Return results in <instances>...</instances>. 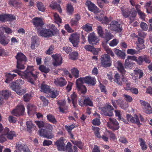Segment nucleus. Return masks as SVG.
<instances>
[{
    "mask_svg": "<svg viewBox=\"0 0 152 152\" xmlns=\"http://www.w3.org/2000/svg\"><path fill=\"white\" fill-rule=\"evenodd\" d=\"M5 76L6 79L5 80V82L7 83L12 80L15 77L17 76V75L14 74H11L10 73H7L5 74Z\"/></svg>",
    "mask_w": 152,
    "mask_h": 152,
    "instance_id": "32",
    "label": "nucleus"
},
{
    "mask_svg": "<svg viewBox=\"0 0 152 152\" xmlns=\"http://www.w3.org/2000/svg\"><path fill=\"white\" fill-rule=\"evenodd\" d=\"M54 83L56 86L62 87L66 84L67 82L64 78L60 77L55 79Z\"/></svg>",
    "mask_w": 152,
    "mask_h": 152,
    "instance_id": "20",
    "label": "nucleus"
},
{
    "mask_svg": "<svg viewBox=\"0 0 152 152\" xmlns=\"http://www.w3.org/2000/svg\"><path fill=\"white\" fill-rule=\"evenodd\" d=\"M56 90L53 91L50 89V91L49 92H48V94H49L51 97L53 98H55L58 95L56 93Z\"/></svg>",
    "mask_w": 152,
    "mask_h": 152,
    "instance_id": "59",
    "label": "nucleus"
},
{
    "mask_svg": "<svg viewBox=\"0 0 152 152\" xmlns=\"http://www.w3.org/2000/svg\"><path fill=\"white\" fill-rule=\"evenodd\" d=\"M52 57L55 60L53 64L54 66H59L62 64V59L61 56H58L56 54L53 55Z\"/></svg>",
    "mask_w": 152,
    "mask_h": 152,
    "instance_id": "24",
    "label": "nucleus"
},
{
    "mask_svg": "<svg viewBox=\"0 0 152 152\" xmlns=\"http://www.w3.org/2000/svg\"><path fill=\"white\" fill-rule=\"evenodd\" d=\"M54 17L55 22L59 24L61 23V19L58 14L55 13L54 15Z\"/></svg>",
    "mask_w": 152,
    "mask_h": 152,
    "instance_id": "58",
    "label": "nucleus"
},
{
    "mask_svg": "<svg viewBox=\"0 0 152 152\" xmlns=\"http://www.w3.org/2000/svg\"><path fill=\"white\" fill-rule=\"evenodd\" d=\"M83 82L91 86H94L96 82V79L94 77L86 76L82 78Z\"/></svg>",
    "mask_w": 152,
    "mask_h": 152,
    "instance_id": "16",
    "label": "nucleus"
},
{
    "mask_svg": "<svg viewBox=\"0 0 152 152\" xmlns=\"http://www.w3.org/2000/svg\"><path fill=\"white\" fill-rule=\"evenodd\" d=\"M110 28L111 30L118 33L121 32L122 30L121 25L118 21L115 20H113L111 22Z\"/></svg>",
    "mask_w": 152,
    "mask_h": 152,
    "instance_id": "7",
    "label": "nucleus"
},
{
    "mask_svg": "<svg viewBox=\"0 0 152 152\" xmlns=\"http://www.w3.org/2000/svg\"><path fill=\"white\" fill-rule=\"evenodd\" d=\"M8 4L10 6L18 8L21 6V3L20 2L17 0H10Z\"/></svg>",
    "mask_w": 152,
    "mask_h": 152,
    "instance_id": "31",
    "label": "nucleus"
},
{
    "mask_svg": "<svg viewBox=\"0 0 152 152\" xmlns=\"http://www.w3.org/2000/svg\"><path fill=\"white\" fill-rule=\"evenodd\" d=\"M133 63V61H131L130 60L127 58L126 59L124 64V66L126 68H132V67Z\"/></svg>",
    "mask_w": 152,
    "mask_h": 152,
    "instance_id": "44",
    "label": "nucleus"
},
{
    "mask_svg": "<svg viewBox=\"0 0 152 152\" xmlns=\"http://www.w3.org/2000/svg\"><path fill=\"white\" fill-rule=\"evenodd\" d=\"M140 103L142 106L143 110L145 109V108H146L147 107H148L150 105V104H149L148 102L144 101L142 100H140Z\"/></svg>",
    "mask_w": 152,
    "mask_h": 152,
    "instance_id": "51",
    "label": "nucleus"
},
{
    "mask_svg": "<svg viewBox=\"0 0 152 152\" xmlns=\"http://www.w3.org/2000/svg\"><path fill=\"white\" fill-rule=\"evenodd\" d=\"M55 145L56 146L58 150L60 151H62L65 146V144L61 138L56 141L55 143Z\"/></svg>",
    "mask_w": 152,
    "mask_h": 152,
    "instance_id": "21",
    "label": "nucleus"
},
{
    "mask_svg": "<svg viewBox=\"0 0 152 152\" xmlns=\"http://www.w3.org/2000/svg\"><path fill=\"white\" fill-rule=\"evenodd\" d=\"M32 23L36 28L39 27H42L44 25L42 19L38 17L33 18L32 20Z\"/></svg>",
    "mask_w": 152,
    "mask_h": 152,
    "instance_id": "18",
    "label": "nucleus"
},
{
    "mask_svg": "<svg viewBox=\"0 0 152 152\" xmlns=\"http://www.w3.org/2000/svg\"><path fill=\"white\" fill-rule=\"evenodd\" d=\"M117 64V68L118 71L121 74L122 76L121 77L119 74L118 73H116L114 76V80L118 85L122 86L123 85V82H124V78H126L124 75L126 71L124 69L123 65L120 61H118Z\"/></svg>",
    "mask_w": 152,
    "mask_h": 152,
    "instance_id": "2",
    "label": "nucleus"
},
{
    "mask_svg": "<svg viewBox=\"0 0 152 152\" xmlns=\"http://www.w3.org/2000/svg\"><path fill=\"white\" fill-rule=\"evenodd\" d=\"M38 32L40 36L45 38H49L54 36L53 32L49 28H43L39 29Z\"/></svg>",
    "mask_w": 152,
    "mask_h": 152,
    "instance_id": "9",
    "label": "nucleus"
},
{
    "mask_svg": "<svg viewBox=\"0 0 152 152\" xmlns=\"http://www.w3.org/2000/svg\"><path fill=\"white\" fill-rule=\"evenodd\" d=\"M88 39L89 43L93 45H97L99 41V38L96 36L94 32L89 34L88 37Z\"/></svg>",
    "mask_w": 152,
    "mask_h": 152,
    "instance_id": "8",
    "label": "nucleus"
},
{
    "mask_svg": "<svg viewBox=\"0 0 152 152\" xmlns=\"http://www.w3.org/2000/svg\"><path fill=\"white\" fill-rule=\"evenodd\" d=\"M39 69L41 72L45 73H48L50 71L49 68L43 65H40L39 67Z\"/></svg>",
    "mask_w": 152,
    "mask_h": 152,
    "instance_id": "46",
    "label": "nucleus"
},
{
    "mask_svg": "<svg viewBox=\"0 0 152 152\" xmlns=\"http://www.w3.org/2000/svg\"><path fill=\"white\" fill-rule=\"evenodd\" d=\"M39 42V39L37 36H33L31 38V48L32 50L35 49V47H37Z\"/></svg>",
    "mask_w": 152,
    "mask_h": 152,
    "instance_id": "19",
    "label": "nucleus"
},
{
    "mask_svg": "<svg viewBox=\"0 0 152 152\" xmlns=\"http://www.w3.org/2000/svg\"><path fill=\"white\" fill-rule=\"evenodd\" d=\"M24 83V81L23 80L21 79H18L11 84V87L13 90L20 89L21 88V85Z\"/></svg>",
    "mask_w": 152,
    "mask_h": 152,
    "instance_id": "14",
    "label": "nucleus"
},
{
    "mask_svg": "<svg viewBox=\"0 0 152 152\" xmlns=\"http://www.w3.org/2000/svg\"><path fill=\"white\" fill-rule=\"evenodd\" d=\"M137 39L138 41L137 43V47L139 50H141L145 48V47L144 38H141L139 37Z\"/></svg>",
    "mask_w": 152,
    "mask_h": 152,
    "instance_id": "26",
    "label": "nucleus"
},
{
    "mask_svg": "<svg viewBox=\"0 0 152 152\" xmlns=\"http://www.w3.org/2000/svg\"><path fill=\"white\" fill-rule=\"evenodd\" d=\"M115 101L117 104L121 108L125 109L126 108V105L124 104V101L123 99L121 98L116 100Z\"/></svg>",
    "mask_w": 152,
    "mask_h": 152,
    "instance_id": "40",
    "label": "nucleus"
},
{
    "mask_svg": "<svg viewBox=\"0 0 152 152\" xmlns=\"http://www.w3.org/2000/svg\"><path fill=\"white\" fill-rule=\"evenodd\" d=\"M62 151H67L68 152H73L72 145L71 143L68 142L66 146H64V149Z\"/></svg>",
    "mask_w": 152,
    "mask_h": 152,
    "instance_id": "38",
    "label": "nucleus"
},
{
    "mask_svg": "<svg viewBox=\"0 0 152 152\" xmlns=\"http://www.w3.org/2000/svg\"><path fill=\"white\" fill-rule=\"evenodd\" d=\"M84 82L82 78L80 77L76 80V88L78 91L81 93L85 94L86 92V88L83 85Z\"/></svg>",
    "mask_w": 152,
    "mask_h": 152,
    "instance_id": "6",
    "label": "nucleus"
},
{
    "mask_svg": "<svg viewBox=\"0 0 152 152\" xmlns=\"http://www.w3.org/2000/svg\"><path fill=\"white\" fill-rule=\"evenodd\" d=\"M86 5L88 7V9L90 11L96 14L99 12V10L97 7L91 1L87 0L85 3Z\"/></svg>",
    "mask_w": 152,
    "mask_h": 152,
    "instance_id": "11",
    "label": "nucleus"
},
{
    "mask_svg": "<svg viewBox=\"0 0 152 152\" xmlns=\"http://www.w3.org/2000/svg\"><path fill=\"white\" fill-rule=\"evenodd\" d=\"M70 58L73 60L77 59L78 56V53L75 51L73 52L69 55Z\"/></svg>",
    "mask_w": 152,
    "mask_h": 152,
    "instance_id": "47",
    "label": "nucleus"
},
{
    "mask_svg": "<svg viewBox=\"0 0 152 152\" xmlns=\"http://www.w3.org/2000/svg\"><path fill=\"white\" fill-rule=\"evenodd\" d=\"M114 51L118 57L123 59H124L125 58V53L123 51L115 48Z\"/></svg>",
    "mask_w": 152,
    "mask_h": 152,
    "instance_id": "29",
    "label": "nucleus"
},
{
    "mask_svg": "<svg viewBox=\"0 0 152 152\" xmlns=\"http://www.w3.org/2000/svg\"><path fill=\"white\" fill-rule=\"evenodd\" d=\"M46 130L41 129L39 130V132L40 136H45L48 139H51L54 137V135L51 133L46 132Z\"/></svg>",
    "mask_w": 152,
    "mask_h": 152,
    "instance_id": "23",
    "label": "nucleus"
},
{
    "mask_svg": "<svg viewBox=\"0 0 152 152\" xmlns=\"http://www.w3.org/2000/svg\"><path fill=\"white\" fill-rule=\"evenodd\" d=\"M114 109L110 104H107L101 110V114L103 115L111 117L113 115V111Z\"/></svg>",
    "mask_w": 152,
    "mask_h": 152,
    "instance_id": "5",
    "label": "nucleus"
},
{
    "mask_svg": "<svg viewBox=\"0 0 152 152\" xmlns=\"http://www.w3.org/2000/svg\"><path fill=\"white\" fill-rule=\"evenodd\" d=\"M50 88L49 86L42 83L41 85V90L42 92L48 94L50 91Z\"/></svg>",
    "mask_w": 152,
    "mask_h": 152,
    "instance_id": "33",
    "label": "nucleus"
},
{
    "mask_svg": "<svg viewBox=\"0 0 152 152\" xmlns=\"http://www.w3.org/2000/svg\"><path fill=\"white\" fill-rule=\"evenodd\" d=\"M123 97L124 99L128 102H130L132 101L133 99L132 97L129 95L126 94H124L123 95Z\"/></svg>",
    "mask_w": 152,
    "mask_h": 152,
    "instance_id": "50",
    "label": "nucleus"
},
{
    "mask_svg": "<svg viewBox=\"0 0 152 152\" xmlns=\"http://www.w3.org/2000/svg\"><path fill=\"white\" fill-rule=\"evenodd\" d=\"M140 27L144 31H146L148 29V25L144 22H142L141 23Z\"/></svg>",
    "mask_w": 152,
    "mask_h": 152,
    "instance_id": "57",
    "label": "nucleus"
},
{
    "mask_svg": "<svg viewBox=\"0 0 152 152\" xmlns=\"http://www.w3.org/2000/svg\"><path fill=\"white\" fill-rule=\"evenodd\" d=\"M34 122L37 126L39 128H42L44 127L49 128L51 125L48 123H46L42 121H35Z\"/></svg>",
    "mask_w": 152,
    "mask_h": 152,
    "instance_id": "27",
    "label": "nucleus"
},
{
    "mask_svg": "<svg viewBox=\"0 0 152 152\" xmlns=\"http://www.w3.org/2000/svg\"><path fill=\"white\" fill-rule=\"evenodd\" d=\"M69 39L74 47H78L79 36L77 34L74 33L72 34L69 37Z\"/></svg>",
    "mask_w": 152,
    "mask_h": 152,
    "instance_id": "12",
    "label": "nucleus"
},
{
    "mask_svg": "<svg viewBox=\"0 0 152 152\" xmlns=\"http://www.w3.org/2000/svg\"><path fill=\"white\" fill-rule=\"evenodd\" d=\"M7 21H12L16 20V18L12 14H7Z\"/></svg>",
    "mask_w": 152,
    "mask_h": 152,
    "instance_id": "54",
    "label": "nucleus"
},
{
    "mask_svg": "<svg viewBox=\"0 0 152 152\" xmlns=\"http://www.w3.org/2000/svg\"><path fill=\"white\" fill-rule=\"evenodd\" d=\"M49 28L52 30V31L53 32V35L54 36L55 34L58 33V30L57 28L53 24H49Z\"/></svg>",
    "mask_w": 152,
    "mask_h": 152,
    "instance_id": "45",
    "label": "nucleus"
},
{
    "mask_svg": "<svg viewBox=\"0 0 152 152\" xmlns=\"http://www.w3.org/2000/svg\"><path fill=\"white\" fill-rule=\"evenodd\" d=\"M25 110L23 105H18L12 110L11 113L16 116H20L23 115Z\"/></svg>",
    "mask_w": 152,
    "mask_h": 152,
    "instance_id": "10",
    "label": "nucleus"
},
{
    "mask_svg": "<svg viewBox=\"0 0 152 152\" xmlns=\"http://www.w3.org/2000/svg\"><path fill=\"white\" fill-rule=\"evenodd\" d=\"M7 14L0 15V23H4L7 21Z\"/></svg>",
    "mask_w": 152,
    "mask_h": 152,
    "instance_id": "53",
    "label": "nucleus"
},
{
    "mask_svg": "<svg viewBox=\"0 0 152 152\" xmlns=\"http://www.w3.org/2000/svg\"><path fill=\"white\" fill-rule=\"evenodd\" d=\"M32 96L30 94H26L23 96V100L26 102L29 101Z\"/></svg>",
    "mask_w": 152,
    "mask_h": 152,
    "instance_id": "55",
    "label": "nucleus"
},
{
    "mask_svg": "<svg viewBox=\"0 0 152 152\" xmlns=\"http://www.w3.org/2000/svg\"><path fill=\"white\" fill-rule=\"evenodd\" d=\"M71 98L72 104L74 107H76L77 105V96L75 92H73L71 95Z\"/></svg>",
    "mask_w": 152,
    "mask_h": 152,
    "instance_id": "34",
    "label": "nucleus"
},
{
    "mask_svg": "<svg viewBox=\"0 0 152 152\" xmlns=\"http://www.w3.org/2000/svg\"><path fill=\"white\" fill-rule=\"evenodd\" d=\"M110 123L113 125V129L115 130H118L119 128V123L116 119L114 118H109Z\"/></svg>",
    "mask_w": 152,
    "mask_h": 152,
    "instance_id": "28",
    "label": "nucleus"
},
{
    "mask_svg": "<svg viewBox=\"0 0 152 152\" xmlns=\"http://www.w3.org/2000/svg\"><path fill=\"white\" fill-rule=\"evenodd\" d=\"M85 105L86 106H93V103L89 97L86 98L85 99Z\"/></svg>",
    "mask_w": 152,
    "mask_h": 152,
    "instance_id": "48",
    "label": "nucleus"
},
{
    "mask_svg": "<svg viewBox=\"0 0 152 152\" xmlns=\"http://www.w3.org/2000/svg\"><path fill=\"white\" fill-rule=\"evenodd\" d=\"M11 95L10 92L7 90L0 91V105L3 104V99H7Z\"/></svg>",
    "mask_w": 152,
    "mask_h": 152,
    "instance_id": "13",
    "label": "nucleus"
},
{
    "mask_svg": "<svg viewBox=\"0 0 152 152\" xmlns=\"http://www.w3.org/2000/svg\"><path fill=\"white\" fill-rule=\"evenodd\" d=\"M27 131L29 133L31 132L32 129H34L35 127L34 124L32 123L31 121H28L26 123Z\"/></svg>",
    "mask_w": 152,
    "mask_h": 152,
    "instance_id": "35",
    "label": "nucleus"
},
{
    "mask_svg": "<svg viewBox=\"0 0 152 152\" xmlns=\"http://www.w3.org/2000/svg\"><path fill=\"white\" fill-rule=\"evenodd\" d=\"M122 14L125 18H127L130 17L132 12H134L135 14H137V11L134 7L131 8L125 7L124 6H122L121 8Z\"/></svg>",
    "mask_w": 152,
    "mask_h": 152,
    "instance_id": "4",
    "label": "nucleus"
},
{
    "mask_svg": "<svg viewBox=\"0 0 152 152\" xmlns=\"http://www.w3.org/2000/svg\"><path fill=\"white\" fill-rule=\"evenodd\" d=\"M6 137L10 140H12L14 137L16 136L15 132L14 131H10L9 129L8 128H6L4 130Z\"/></svg>",
    "mask_w": 152,
    "mask_h": 152,
    "instance_id": "22",
    "label": "nucleus"
},
{
    "mask_svg": "<svg viewBox=\"0 0 152 152\" xmlns=\"http://www.w3.org/2000/svg\"><path fill=\"white\" fill-rule=\"evenodd\" d=\"M119 40L116 39H114L110 42L109 45L111 47H114L116 46L119 43Z\"/></svg>",
    "mask_w": 152,
    "mask_h": 152,
    "instance_id": "56",
    "label": "nucleus"
},
{
    "mask_svg": "<svg viewBox=\"0 0 152 152\" xmlns=\"http://www.w3.org/2000/svg\"><path fill=\"white\" fill-rule=\"evenodd\" d=\"M115 116L118 117L117 119L119 121H121V117L122 116L121 114V111L118 110H115Z\"/></svg>",
    "mask_w": 152,
    "mask_h": 152,
    "instance_id": "62",
    "label": "nucleus"
},
{
    "mask_svg": "<svg viewBox=\"0 0 152 152\" xmlns=\"http://www.w3.org/2000/svg\"><path fill=\"white\" fill-rule=\"evenodd\" d=\"M126 117L129 122L135 124L137 125L141 124L138 117L136 114L133 116L131 115L127 114L126 115Z\"/></svg>",
    "mask_w": 152,
    "mask_h": 152,
    "instance_id": "15",
    "label": "nucleus"
},
{
    "mask_svg": "<svg viewBox=\"0 0 152 152\" xmlns=\"http://www.w3.org/2000/svg\"><path fill=\"white\" fill-rule=\"evenodd\" d=\"M103 24H107L110 21V19L106 16H105L102 18L101 20Z\"/></svg>",
    "mask_w": 152,
    "mask_h": 152,
    "instance_id": "63",
    "label": "nucleus"
},
{
    "mask_svg": "<svg viewBox=\"0 0 152 152\" xmlns=\"http://www.w3.org/2000/svg\"><path fill=\"white\" fill-rule=\"evenodd\" d=\"M24 145L22 144L20 142L17 143L16 144V149L19 151H20L23 150Z\"/></svg>",
    "mask_w": 152,
    "mask_h": 152,
    "instance_id": "52",
    "label": "nucleus"
},
{
    "mask_svg": "<svg viewBox=\"0 0 152 152\" xmlns=\"http://www.w3.org/2000/svg\"><path fill=\"white\" fill-rule=\"evenodd\" d=\"M97 30L99 36L101 37H103L104 31L102 27L101 26H99L97 27Z\"/></svg>",
    "mask_w": 152,
    "mask_h": 152,
    "instance_id": "49",
    "label": "nucleus"
},
{
    "mask_svg": "<svg viewBox=\"0 0 152 152\" xmlns=\"http://www.w3.org/2000/svg\"><path fill=\"white\" fill-rule=\"evenodd\" d=\"M100 129L98 127H96L94 129V134L98 138H101V136L99 131Z\"/></svg>",
    "mask_w": 152,
    "mask_h": 152,
    "instance_id": "60",
    "label": "nucleus"
},
{
    "mask_svg": "<svg viewBox=\"0 0 152 152\" xmlns=\"http://www.w3.org/2000/svg\"><path fill=\"white\" fill-rule=\"evenodd\" d=\"M123 83L126 84V90H129L131 89L130 87L131 84L130 83L128 82V80L126 78H124Z\"/></svg>",
    "mask_w": 152,
    "mask_h": 152,
    "instance_id": "61",
    "label": "nucleus"
},
{
    "mask_svg": "<svg viewBox=\"0 0 152 152\" xmlns=\"http://www.w3.org/2000/svg\"><path fill=\"white\" fill-rule=\"evenodd\" d=\"M16 58L17 60L16 68L18 69L14 70L13 72L21 76L23 78L27 79L32 84H34V80L37 79L39 72L34 69L33 66H28L23 72L20 71L19 69H25L24 64L27 59L26 56L21 53H18Z\"/></svg>",
    "mask_w": 152,
    "mask_h": 152,
    "instance_id": "1",
    "label": "nucleus"
},
{
    "mask_svg": "<svg viewBox=\"0 0 152 152\" xmlns=\"http://www.w3.org/2000/svg\"><path fill=\"white\" fill-rule=\"evenodd\" d=\"M143 61L146 64H150L151 61L149 56L146 55L139 56L138 59V64L141 65L142 64Z\"/></svg>",
    "mask_w": 152,
    "mask_h": 152,
    "instance_id": "17",
    "label": "nucleus"
},
{
    "mask_svg": "<svg viewBox=\"0 0 152 152\" xmlns=\"http://www.w3.org/2000/svg\"><path fill=\"white\" fill-rule=\"evenodd\" d=\"M37 7L39 11L42 12L45 11L46 8L43 4L41 2H38L37 3Z\"/></svg>",
    "mask_w": 152,
    "mask_h": 152,
    "instance_id": "41",
    "label": "nucleus"
},
{
    "mask_svg": "<svg viewBox=\"0 0 152 152\" xmlns=\"http://www.w3.org/2000/svg\"><path fill=\"white\" fill-rule=\"evenodd\" d=\"M8 36H2L0 38V43L3 46L7 45L9 43L10 39Z\"/></svg>",
    "mask_w": 152,
    "mask_h": 152,
    "instance_id": "30",
    "label": "nucleus"
},
{
    "mask_svg": "<svg viewBox=\"0 0 152 152\" xmlns=\"http://www.w3.org/2000/svg\"><path fill=\"white\" fill-rule=\"evenodd\" d=\"M139 142L140 143V145L142 150H146L148 148V146L146 144L145 140L142 138L139 139Z\"/></svg>",
    "mask_w": 152,
    "mask_h": 152,
    "instance_id": "39",
    "label": "nucleus"
},
{
    "mask_svg": "<svg viewBox=\"0 0 152 152\" xmlns=\"http://www.w3.org/2000/svg\"><path fill=\"white\" fill-rule=\"evenodd\" d=\"M71 72L72 75V77L73 76L75 78L79 77V71L77 68H73L72 69Z\"/></svg>",
    "mask_w": 152,
    "mask_h": 152,
    "instance_id": "43",
    "label": "nucleus"
},
{
    "mask_svg": "<svg viewBox=\"0 0 152 152\" xmlns=\"http://www.w3.org/2000/svg\"><path fill=\"white\" fill-rule=\"evenodd\" d=\"M47 118L48 121L53 124H55L57 122L55 117L52 114H48L47 115Z\"/></svg>",
    "mask_w": 152,
    "mask_h": 152,
    "instance_id": "36",
    "label": "nucleus"
},
{
    "mask_svg": "<svg viewBox=\"0 0 152 152\" xmlns=\"http://www.w3.org/2000/svg\"><path fill=\"white\" fill-rule=\"evenodd\" d=\"M83 29L86 32H90L92 31L91 24L89 23L86 24L82 26Z\"/></svg>",
    "mask_w": 152,
    "mask_h": 152,
    "instance_id": "42",
    "label": "nucleus"
},
{
    "mask_svg": "<svg viewBox=\"0 0 152 152\" xmlns=\"http://www.w3.org/2000/svg\"><path fill=\"white\" fill-rule=\"evenodd\" d=\"M60 5L55 2L50 5V7L52 9L54 10L56 9H58L60 7Z\"/></svg>",
    "mask_w": 152,
    "mask_h": 152,
    "instance_id": "64",
    "label": "nucleus"
},
{
    "mask_svg": "<svg viewBox=\"0 0 152 152\" xmlns=\"http://www.w3.org/2000/svg\"><path fill=\"white\" fill-rule=\"evenodd\" d=\"M74 11L73 6L71 4H68L66 6V12L69 15H72Z\"/></svg>",
    "mask_w": 152,
    "mask_h": 152,
    "instance_id": "37",
    "label": "nucleus"
},
{
    "mask_svg": "<svg viewBox=\"0 0 152 152\" xmlns=\"http://www.w3.org/2000/svg\"><path fill=\"white\" fill-rule=\"evenodd\" d=\"M114 37L113 34H112L110 31H108V30H106L104 34V36L102 37L104 38V41L106 43L107 42L113 38Z\"/></svg>",
    "mask_w": 152,
    "mask_h": 152,
    "instance_id": "25",
    "label": "nucleus"
},
{
    "mask_svg": "<svg viewBox=\"0 0 152 152\" xmlns=\"http://www.w3.org/2000/svg\"><path fill=\"white\" fill-rule=\"evenodd\" d=\"M101 65L104 68L110 67L112 65V61L110 56L107 54L102 55L99 58Z\"/></svg>",
    "mask_w": 152,
    "mask_h": 152,
    "instance_id": "3",
    "label": "nucleus"
}]
</instances>
